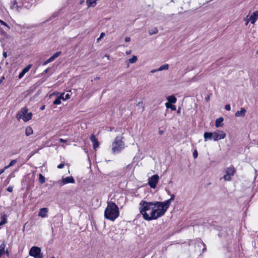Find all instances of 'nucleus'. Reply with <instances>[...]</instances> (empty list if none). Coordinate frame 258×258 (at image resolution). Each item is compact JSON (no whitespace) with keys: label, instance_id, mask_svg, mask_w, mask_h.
<instances>
[{"label":"nucleus","instance_id":"nucleus-1","mask_svg":"<svg viewBox=\"0 0 258 258\" xmlns=\"http://www.w3.org/2000/svg\"><path fill=\"white\" fill-rule=\"evenodd\" d=\"M139 209L144 219L148 221L156 220L164 215L161 202H149L142 200L139 203Z\"/></svg>","mask_w":258,"mask_h":258},{"label":"nucleus","instance_id":"nucleus-2","mask_svg":"<svg viewBox=\"0 0 258 258\" xmlns=\"http://www.w3.org/2000/svg\"><path fill=\"white\" fill-rule=\"evenodd\" d=\"M119 209L115 203L108 202L104 212L105 218L113 221L119 216Z\"/></svg>","mask_w":258,"mask_h":258},{"label":"nucleus","instance_id":"nucleus-3","mask_svg":"<svg viewBox=\"0 0 258 258\" xmlns=\"http://www.w3.org/2000/svg\"><path fill=\"white\" fill-rule=\"evenodd\" d=\"M226 134L222 131L217 130L214 132H205L204 134V141L213 139L214 141H218L224 139Z\"/></svg>","mask_w":258,"mask_h":258},{"label":"nucleus","instance_id":"nucleus-4","mask_svg":"<svg viewBox=\"0 0 258 258\" xmlns=\"http://www.w3.org/2000/svg\"><path fill=\"white\" fill-rule=\"evenodd\" d=\"M122 139L123 137L117 136L114 139L112 145V151L113 153H118L124 149V143L122 140Z\"/></svg>","mask_w":258,"mask_h":258},{"label":"nucleus","instance_id":"nucleus-5","mask_svg":"<svg viewBox=\"0 0 258 258\" xmlns=\"http://www.w3.org/2000/svg\"><path fill=\"white\" fill-rule=\"evenodd\" d=\"M28 109L26 107L22 108L16 114V118L19 120L22 118L24 121L27 122L30 120L32 117V113L31 112L27 113Z\"/></svg>","mask_w":258,"mask_h":258},{"label":"nucleus","instance_id":"nucleus-6","mask_svg":"<svg viewBox=\"0 0 258 258\" xmlns=\"http://www.w3.org/2000/svg\"><path fill=\"white\" fill-rule=\"evenodd\" d=\"M29 254L34 258H43V253L41 252V248L37 246H33L29 250Z\"/></svg>","mask_w":258,"mask_h":258},{"label":"nucleus","instance_id":"nucleus-7","mask_svg":"<svg viewBox=\"0 0 258 258\" xmlns=\"http://www.w3.org/2000/svg\"><path fill=\"white\" fill-rule=\"evenodd\" d=\"M236 172V170L233 166H230L225 169V174L223 176V178L225 181H230L231 177L234 175Z\"/></svg>","mask_w":258,"mask_h":258},{"label":"nucleus","instance_id":"nucleus-8","mask_svg":"<svg viewBox=\"0 0 258 258\" xmlns=\"http://www.w3.org/2000/svg\"><path fill=\"white\" fill-rule=\"evenodd\" d=\"M175 196L174 195H171L170 198L164 202H161V206L162 209L163 210L164 213L165 214L167 209L171 205V202L174 200Z\"/></svg>","mask_w":258,"mask_h":258},{"label":"nucleus","instance_id":"nucleus-9","mask_svg":"<svg viewBox=\"0 0 258 258\" xmlns=\"http://www.w3.org/2000/svg\"><path fill=\"white\" fill-rule=\"evenodd\" d=\"M159 178V176L155 174L149 179L148 184L151 188H155L156 187Z\"/></svg>","mask_w":258,"mask_h":258},{"label":"nucleus","instance_id":"nucleus-10","mask_svg":"<svg viewBox=\"0 0 258 258\" xmlns=\"http://www.w3.org/2000/svg\"><path fill=\"white\" fill-rule=\"evenodd\" d=\"M74 182H75V180H74V178L72 176H70V177H67L66 178H63L60 180L56 181L55 183L60 184V185L62 186V185L67 184V183H74Z\"/></svg>","mask_w":258,"mask_h":258},{"label":"nucleus","instance_id":"nucleus-11","mask_svg":"<svg viewBox=\"0 0 258 258\" xmlns=\"http://www.w3.org/2000/svg\"><path fill=\"white\" fill-rule=\"evenodd\" d=\"M90 140L93 143V147L94 150H96L99 146V143L98 142L96 137L94 135H92L90 137Z\"/></svg>","mask_w":258,"mask_h":258},{"label":"nucleus","instance_id":"nucleus-12","mask_svg":"<svg viewBox=\"0 0 258 258\" xmlns=\"http://www.w3.org/2000/svg\"><path fill=\"white\" fill-rule=\"evenodd\" d=\"M32 67V64H29L27 67H26L25 68H24L22 71L20 72L18 76V78L19 79H21L23 77V76L25 75V74L27 73L30 69H31Z\"/></svg>","mask_w":258,"mask_h":258},{"label":"nucleus","instance_id":"nucleus-13","mask_svg":"<svg viewBox=\"0 0 258 258\" xmlns=\"http://www.w3.org/2000/svg\"><path fill=\"white\" fill-rule=\"evenodd\" d=\"M258 19V11L254 12L250 16L249 19V21L252 24H254L256 20Z\"/></svg>","mask_w":258,"mask_h":258},{"label":"nucleus","instance_id":"nucleus-14","mask_svg":"<svg viewBox=\"0 0 258 258\" xmlns=\"http://www.w3.org/2000/svg\"><path fill=\"white\" fill-rule=\"evenodd\" d=\"M10 8L12 10L17 11H20V10L21 9V7L18 5L16 0L11 2Z\"/></svg>","mask_w":258,"mask_h":258},{"label":"nucleus","instance_id":"nucleus-15","mask_svg":"<svg viewBox=\"0 0 258 258\" xmlns=\"http://www.w3.org/2000/svg\"><path fill=\"white\" fill-rule=\"evenodd\" d=\"M48 212V209L46 208H43L40 209L38 216L42 217L45 218L47 216V213Z\"/></svg>","mask_w":258,"mask_h":258},{"label":"nucleus","instance_id":"nucleus-16","mask_svg":"<svg viewBox=\"0 0 258 258\" xmlns=\"http://www.w3.org/2000/svg\"><path fill=\"white\" fill-rule=\"evenodd\" d=\"M246 112V109L242 107L241 108L240 110H238L235 112V116L236 117H243L245 116Z\"/></svg>","mask_w":258,"mask_h":258},{"label":"nucleus","instance_id":"nucleus-17","mask_svg":"<svg viewBox=\"0 0 258 258\" xmlns=\"http://www.w3.org/2000/svg\"><path fill=\"white\" fill-rule=\"evenodd\" d=\"M223 118L222 117L217 118L215 121L216 127H219L220 126H222L223 124H222V122H223Z\"/></svg>","mask_w":258,"mask_h":258},{"label":"nucleus","instance_id":"nucleus-18","mask_svg":"<svg viewBox=\"0 0 258 258\" xmlns=\"http://www.w3.org/2000/svg\"><path fill=\"white\" fill-rule=\"evenodd\" d=\"M7 223V216L6 214H3L1 216L0 225H3Z\"/></svg>","mask_w":258,"mask_h":258},{"label":"nucleus","instance_id":"nucleus-19","mask_svg":"<svg viewBox=\"0 0 258 258\" xmlns=\"http://www.w3.org/2000/svg\"><path fill=\"white\" fill-rule=\"evenodd\" d=\"M6 245L3 242L0 245V257L5 253V249L6 248Z\"/></svg>","mask_w":258,"mask_h":258},{"label":"nucleus","instance_id":"nucleus-20","mask_svg":"<svg viewBox=\"0 0 258 258\" xmlns=\"http://www.w3.org/2000/svg\"><path fill=\"white\" fill-rule=\"evenodd\" d=\"M167 100L169 103H175L177 100L176 98L174 96H169L167 97Z\"/></svg>","mask_w":258,"mask_h":258},{"label":"nucleus","instance_id":"nucleus-21","mask_svg":"<svg viewBox=\"0 0 258 258\" xmlns=\"http://www.w3.org/2000/svg\"><path fill=\"white\" fill-rule=\"evenodd\" d=\"M33 134V130L30 126H27L25 128V134L27 136H29Z\"/></svg>","mask_w":258,"mask_h":258},{"label":"nucleus","instance_id":"nucleus-22","mask_svg":"<svg viewBox=\"0 0 258 258\" xmlns=\"http://www.w3.org/2000/svg\"><path fill=\"white\" fill-rule=\"evenodd\" d=\"M169 68V65L168 64H165L163 65H162L161 67H160L157 70H159V71H162L163 70H167Z\"/></svg>","mask_w":258,"mask_h":258},{"label":"nucleus","instance_id":"nucleus-23","mask_svg":"<svg viewBox=\"0 0 258 258\" xmlns=\"http://www.w3.org/2000/svg\"><path fill=\"white\" fill-rule=\"evenodd\" d=\"M61 51H58L54 53L53 55H52L50 57V59L52 61H53L55 58H56L57 57L59 56V55L61 54Z\"/></svg>","mask_w":258,"mask_h":258},{"label":"nucleus","instance_id":"nucleus-24","mask_svg":"<svg viewBox=\"0 0 258 258\" xmlns=\"http://www.w3.org/2000/svg\"><path fill=\"white\" fill-rule=\"evenodd\" d=\"M45 181V177L41 174H39V182L42 184L44 183Z\"/></svg>","mask_w":258,"mask_h":258},{"label":"nucleus","instance_id":"nucleus-25","mask_svg":"<svg viewBox=\"0 0 258 258\" xmlns=\"http://www.w3.org/2000/svg\"><path fill=\"white\" fill-rule=\"evenodd\" d=\"M138 60L137 56L134 55L132 58L127 60V61L131 63L136 62Z\"/></svg>","mask_w":258,"mask_h":258},{"label":"nucleus","instance_id":"nucleus-26","mask_svg":"<svg viewBox=\"0 0 258 258\" xmlns=\"http://www.w3.org/2000/svg\"><path fill=\"white\" fill-rule=\"evenodd\" d=\"M158 32V30L157 29V28H154L151 30H150L149 31V33L150 34V35H153L154 34H157Z\"/></svg>","mask_w":258,"mask_h":258},{"label":"nucleus","instance_id":"nucleus-27","mask_svg":"<svg viewBox=\"0 0 258 258\" xmlns=\"http://www.w3.org/2000/svg\"><path fill=\"white\" fill-rule=\"evenodd\" d=\"M166 107L167 108H171L172 110H176V107L174 105H171L168 102L166 103L165 104Z\"/></svg>","mask_w":258,"mask_h":258},{"label":"nucleus","instance_id":"nucleus-28","mask_svg":"<svg viewBox=\"0 0 258 258\" xmlns=\"http://www.w3.org/2000/svg\"><path fill=\"white\" fill-rule=\"evenodd\" d=\"M61 103V97H57L53 102V104L58 105Z\"/></svg>","mask_w":258,"mask_h":258},{"label":"nucleus","instance_id":"nucleus-29","mask_svg":"<svg viewBox=\"0 0 258 258\" xmlns=\"http://www.w3.org/2000/svg\"><path fill=\"white\" fill-rule=\"evenodd\" d=\"M0 23L2 24V25L5 26L7 27L8 29H10V26L4 21L0 19Z\"/></svg>","mask_w":258,"mask_h":258},{"label":"nucleus","instance_id":"nucleus-30","mask_svg":"<svg viewBox=\"0 0 258 258\" xmlns=\"http://www.w3.org/2000/svg\"><path fill=\"white\" fill-rule=\"evenodd\" d=\"M17 160L14 159V160H12L10 162V163L9 164V166L11 167V166H13L15 164H16L17 163Z\"/></svg>","mask_w":258,"mask_h":258},{"label":"nucleus","instance_id":"nucleus-31","mask_svg":"<svg viewBox=\"0 0 258 258\" xmlns=\"http://www.w3.org/2000/svg\"><path fill=\"white\" fill-rule=\"evenodd\" d=\"M198 152L196 150H195L193 152V157L194 159H196L198 157Z\"/></svg>","mask_w":258,"mask_h":258},{"label":"nucleus","instance_id":"nucleus-32","mask_svg":"<svg viewBox=\"0 0 258 258\" xmlns=\"http://www.w3.org/2000/svg\"><path fill=\"white\" fill-rule=\"evenodd\" d=\"M51 61H52V60L49 58V59H48L47 60H46V61H45L44 62H43V66L46 65L47 64H48V63H49Z\"/></svg>","mask_w":258,"mask_h":258},{"label":"nucleus","instance_id":"nucleus-33","mask_svg":"<svg viewBox=\"0 0 258 258\" xmlns=\"http://www.w3.org/2000/svg\"><path fill=\"white\" fill-rule=\"evenodd\" d=\"M13 190V186H9L8 188H7V191L10 192H12Z\"/></svg>","mask_w":258,"mask_h":258},{"label":"nucleus","instance_id":"nucleus-34","mask_svg":"<svg viewBox=\"0 0 258 258\" xmlns=\"http://www.w3.org/2000/svg\"><path fill=\"white\" fill-rule=\"evenodd\" d=\"M225 109L228 111H229L231 109V107L229 104H226L225 106Z\"/></svg>","mask_w":258,"mask_h":258},{"label":"nucleus","instance_id":"nucleus-35","mask_svg":"<svg viewBox=\"0 0 258 258\" xmlns=\"http://www.w3.org/2000/svg\"><path fill=\"white\" fill-rule=\"evenodd\" d=\"M64 163H60L57 166V168L59 169H62L64 167Z\"/></svg>","mask_w":258,"mask_h":258},{"label":"nucleus","instance_id":"nucleus-36","mask_svg":"<svg viewBox=\"0 0 258 258\" xmlns=\"http://www.w3.org/2000/svg\"><path fill=\"white\" fill-rule=\"evenodd\" d=\"M64 99L65 100L69 99L70 98V95L69 94H67L64 95Z\"/></svg>","mask_w":258,"mask_h":258},{"label":"nucleus","instance_id":"nucleus-37","mask_svg":"<svg viewBox=\"0 0 258 258\" xmlns=\"http://www.w3.org/2000/svg\"><path fill=\"white\" fill-rule=\"evenodd\" d=\"M105 33H101V34H100V37L97 39V41L99 40L101 38L105 36Z\"/></svg>","mask_w":258,"mask_h":258},{"label":"nucleus","instance_id":"nucleus-38","mask_svg":"<svg viewBox=\"0 0 258 258\" xmlns=\"http://www.w3.org/2000/svg\"><path fill=\"white\" fill-rule=\"evenodd\" d=\"M64 93H61V94H60V95L58 97H61V99H62V100H65V99H64Z\"/></svg>","mask_w":258,"mask_h":258},{"label":"nucleus","instance_id":"nucleus-39","mask_svg":"<svg viewBox=\"0 0 258 258\" xmlns=\"http://www.w3.org/2000/svg\"><path fill=\"white\" fill-rule=\"evenodd\" d=\"M124 41L126 42H130L131 41V38L129 37H126L125 38Z\"/></svg>","mask_w":258,"mask_h":258},{"label":"nucleus","instance_id":"nucleus-40","mask_svg":"<svg viewBox=\"0 0 258 258\" xmlns=\"http://www.w3.org/2000/svg\"><path fill=\"white\" fill-rule=\"evenodd\" d=\"M67 141L66 140H64L63 139H59V142H61V143H66Z\"/></svg>","mask_w":258,"mask_h":258},{"label":"nucleus","instance_id":"nucleus-41","mask_svg":"<svg viewBox=\"0 0 258 258\" xmlns=\"http://www.w3.org/2000/svg\"><path fill=\"white\" fill-rule=\"evenodd\" d=\"M3 55L4 57H5V58L7 57V52L4 51Z\"/></svg>","mask_w":258,"mask_h":258},{"label":"nucleus","instance_id":"nucleus-42","mask_svg":"<svg viewBox=\"0 0 258 258\" xmlns=\"http://www.w3.org/2000/svg\"><path fill=\"white\" fill-rule=\"evenodd\" d=\"M158 71H159V70H157V69H155V70H152L151 71V73H154L156 72H158Z\"/></svg>","mask_w":258,"mask_h":258},{"label":"nucleus","instance_id":"nucleus-43","mask_svg":"<svg viewBox=\"0 0 258 258\" xmlns=\"http://www.w3.org/2000/svg\"><path fill=\"white\" fill-rule=\"evenodd\" d=\"M9 167H10V166H9V165H8L7 166H6L3 169L5 171L7 169L9 168Z\"/></svg>","mask_w":258,"mask_h":258},{"label":"nucleus","instance_id":"nucleus-44","mask_svg":"<svg viewBox=\"0 0 258 258\" xmlns=\"http://www.w3.org/2000/svg\"><path fill=\"white\" fill-rule=\"evenodd\" d=\"M9 167H10V166H9V165H8L7 166H6L3 169L5 171L7 169L9 168Z\"/></svg>","mask_w":258,"mask_h":258},{"label":"nucleus","instance_id":"nucleus-45","mask_svg":"<svg viewBox=\"0 0 258 258\" xmlns=\"http://www.w3.org/2000/svg\"><path fill=\"white\" fill-rule=\"evenodd\" d=\"M25 3H24V4H23V6H24L25 8H28L29 7H30V5H29V4H28L27 5H25Z\"/></svg>","mask_w":258,"mask_h":258},{"label":"nucleus","instance_id":"nucleus-46","mask_svg":"<svg viewBox=\"0 0 258 258\" xmlns=\"http://www.w3.org/2000/svg\"><path fill=\"white\" fill-rule=\"evenodd\" d=\"M5 171V170H4V169H2L0 170V175H1L3 173H4Z\"/></svg>","mask_w":258,"mask_h":258},{"label":"nucleus","instance_id":"nucleus-47","mask_svg":"<svg viewBox=\"0 0 258 258\" xmlns=\"http://www.w3.org/2000/svg\"><path fill=\"white\" fill-rule=\"evenodd\" d=\"M45 105H43V106H42L40 107V109H41V110H44V109H45Z\"/></svg>","mask_w":258,"mask_h":258},{"label":"nucleus","instance_id":"nucleus-48","mask_svg":"<svg viewBox=\"0 0 258 258\" xmlns=\"http://www.w3.org/2000/svg\"><path fill=\"white\" fill-rule=\"evenodd\" d=\"M159 133L160 135H162L163 134V131H159Z\"/></svg>","mask_w":258,"mask_h":258},{"label":"nucleus","instance_id":"nucleus-49","mask_svg":"<svg viewBox=\"0 0 258 258\" xmlns=\"http://www.w3.org/2000/svg\"><path fill=\"white\" fill-rule=\"evenodd\" d=\"M48 68L46 69L44 71V73H47L48 71Z\"/></svg>","mask_w":258,"mask_h":258},{"label":"nucleus","instance_id":"nucleus-50","mask_svg":"<svg viewBox=\"0 0 258 258\" xmlns=\"http://www.w3.org/2000/svg\"><path fill=\"white\" fill-rule=\"evenodd\" d=\"M180 109H181V108H178V110H177V113H180Z\"/></svg>","mask_w":258,"mask_h":258},{"label":"nucleus","instance_id":"nucleus-51","mask_svg":"<svg viewBox=\"0 0 258 258\" xmlns=\"http://www.w3.org/2000/svg\"><path fill=\"white\" fill-rule=\"evenodd\" d=\"M84 2V0H82V1L80 2V4H83Z\"/></svg>","mask_w":258,"mask_h":258},{"label":"nucleus","instance_id":"nucleus-52","mask_svg":"<svg viewBox=\"0 0 258 258\" xmlns=\"http://www.w3.org/2000/svg\"><path fill=\"white\" fill-rule=\"evenodd\" d=\"M209 99V97L206 98V101H208Z\"/></svg>","mask_w":258,"mask_h":258},{"label":"nucleus","instance_id":"nucleus-53","mask_svg":"<svg viewBox=\"0 0 258 258\" xmlns=\"http://www.w3.org/2000/svg\"><path fill=\"white\" fill-rule=\"evenodd\" d=\"M249 21V20L247 21V22H246V24H245L246 25H247L248 24Z\"/></svg>","mask_w":258,"mask_h":258},{"label":"nucleus","instance_id":"nucleus-54","mask_svg":"<svg viewBox=\"0 0 258 258\" xmlns=\"http://www.w3.org/2000/svg\"><path fill=\"white\" fill-rule=\"evenodd\" d=\"M6 253L7 255H8V254H9V252H8V250H7V251H6Z\"/></svg>","mask_w":258,"mask_h":258},{"label":"nucleus","instance_id":"nucleus-55","mask_svg":"<svg viewBox=\"0 0 258 258\" xmlns=\"http://www.w3.org/2000/svg\"><path fill=\"white\" fill-rule=\"evenodd\" d=\"M140 104H142V102H139L137 105H140Z\"/></svg>","mask_w":258,"mask_h":258},{"label":"nucleus","instance_id":"nucleus-56","mask_svg":"<svg viewBox=\"0 0 258 258\" xmlns=\"http://www.w3.org/2000/svg\"><path fill=\"white\" fill-rule=\"evenodd\" d=\"M95 79H96V80H98V79H99V77H96V78H95Z\"/></svg>","mask_w":258,"mask_h":258},{"label":"nucleus","instance_id":"nucleus-57","mask_svg":"<svg viewBox=\"0 0 258 258\" xmlns=\"http://www.w3.org/2000/svg\"><path fill=\"white\" fill-rule=\"evenodd\" d=\"M206 249V248L205 247L203 249V251H204Z\"/></svg>","mask_w":258,"mask_h":258},{"label":"nucleus","instance_id":"nucleus-58","mask_svg":"<svg viewBox=\"0 0 258 258\" xmlns=\"http://www.w3.org/2000/svg\"><path fill=\"white\" fill-rule=\"evenodd\" d=\"M105 56H106V57H108V56L107 55H106Z\"/></svg>","mask_w":258,"mask_h":258},{"label":"nucleus","instance_id":"nucleus-59","mask_svg":"<svg viewBox=\"0 0 258 258\" xmlns=\"http://www.w3.org/2000/svg\"><path fill=\"white\" fill-rule=\"evenodd\" d=\"M105 56H106V57H108V56L107 55H106Z\"/></svg>","mask_w":258,"mask_h":258},{"label":"nucleus","instance_id":"nucleus-60","mask_svg":"<svg viewBox=\"0 0 258 258\" xmlns=\"http://www.w3.org/2000/svg\"><path fill=\"white\" fill-rule=\"evenodd\" d=\"M256 53L258 54V50L257 51Z\"/></svg>","mask_w":258,"mask_h":258},{"label":"nucleus","instance_id":"nucleus-61","mask_svg":"<svg viewBox=\"0 0 258 258\" xmlns=\"http://www.w3.org/2000/svg\"><path fill=\"white\" fill-rule=\"evenodd\" d=\"M1 226H2V225H0V229L1 228Z\"/></svg>","mask_w":258,"mask_h":258},{"label":"nucleus","instance_id":"nucleus-62","mask_svg":"<svg viewBox=\"0 0 258 258\" xmlns=\"http://www.w3.org/2000/svg\"><path fill=\"white\" fill-rule=\"evenodd\" d=\"M52 258H55L54 257H52Z\"/></svg>","mask_w":258,"mask_h":258}]
</instances>
